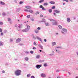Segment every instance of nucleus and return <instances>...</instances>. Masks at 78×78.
I'll use <instances>...</instances> for the list:
<instances>
[{
	"label": "nucleus",
	"instance_id": "f257e3e1",
	"mask_svg": "<svg viewBox=\"0 0 78 78\" xmlns=\"http://www.w3.org/2000/svg\"><path fill=\"white\" fill-rule=\"evenodd\" d=\"M16 75V76H19L21 74V70L18 69L16 70L15 72Z\"/></svg>",
	"mask_w": 78,
	"mask_h": 78
},
{
	"label": "nucleus",
	"instance_id": "f03ea898",
	"mask_svg": "<svg viewBox=\"0 0 78 78\" xmlns=\"http://www.w3.org/2000/svg\"><path fill=\"white\" fill-rule=\"evenodd\" d=\"M54 22H52V25H58V22L56 21L55 20V21Z\"/></svg>",
	"mask_w": 78,
	"mask_h": 78
},
{
	"label": "nucleus",
	"instance_id": "7ed1b4c3",
	"mask_svg": "<svg viewBox=\"0 0 78 78\" xmlns=\"http://www.w3.org/2000/svg\"><path fill=\"white\" fill-rule=\"evenodd\" d=\"M20 41H21V39L20 38H18L16 40V43H18V42H19Z\"/></svg>",
	"mask_w": 78,
	"mask_h": 78
},
{
	"label": "nucleus",
	"instance_id": "20e7f679",
	"mask_svg": "<svg viewBox=\"0 0 78 78\" xmlns=\"http://www.w3.org/2000/svg\"><path fill=\"white\" fill-rule=\"evenodd\" d=\"M42 67V65H37L36 66V67H37V69H39L40 68V67Z\"/></svg>",
	"mask_w": 78,
	"mask_h": 78
},
{
	"label": "nucleus",
	"instance_id": "39448f33",
	"mask_svg": "<svg viewBox=\"0 0 78 78\" xmlns=\"http://www.w3.org/2000/svg\"><path fill=\"white\" fill-rule=\"evenodd\" d=\"M29 30L27 29H24L23 30V32H27V31H28Z\"/></svg>",
	"mask_w": 78,
	"mask_h": 78
},
{
	"label": "nucleus",
	"instance_id": "423d86ee",
	"mask_svg": "<svg viewBox=\"0 0 78 78\" xmlns=\"http://www.w3.org/2000/svg\"><path fill=\"white\" fill-rule=\"evenodd\" d=\"M37 38L39 40V41H41V42H42V40H41V38H39L38 37H37Z\"/></svg>",
	"mask_w": 78,
	"mask_h": 78
},
{
	"label": "nucleus",
	"instance_id": "0eeeda50",
	"mask_svg": "<svg viewBox=\"0 0 78 78\" xmlns=\"http://www.w3.org/2000/svg\"><path fill=\"white\" fill-rule=\"evenodd\" d=\"M25 8H26V9H31V7L30 6H25Z\"/></svg>",
	"mask_w": 78,
	"mask_h": 78
},
{
	"label": "nucleus",
	"instance_id": "6e6552de",
	"mask_svg": "<svg viewBox=\"0 0 78 78\" xmlns=\"http://www.w3.org/2000/svg\"><path fill=\"white\" fill-rule=\"evenodd\" d=\"M56 43L55 42H52V45L53 46H54V45H56Z\"/></svg>",
	"mask_w": 78,
	"mask_h": 78
},
{
	"label": "nucleus",
	"instance_id": "1a4fd4ad",
	"mask_svg": "<svg viewBox=\"0 0 78 78\" xmlns=\"http://www.w3.org/2000/svg\"><path fill=\"white\" fill-rule=\"evenodd\" d=\"M67 21L68 22H70V18H68L67 19Z\"/></svg>",
	"mask_w": 78,
	"mask_h": 78
},
{
	"label": "nucleus",
	"instance_id": "9d476101",
	"mask_svg": "<svg viewBox=\"0 0 78 78\" xmlns=\"http://www.w3.org/2000/svg\"><path fill=\"white\" fill-rule=\"evenodd\" d=\"M39 46L40 47V48H41V49H43V47H42V46L41 44H39Z\"/></svg>",
	"mask_w": 78,
	"mask_h": 78
},
{
	"label": "nucleus",
	"instance_id": "9b49d317",
	"mask_svg": "<svg viewBox=\"0 0 78 78\" xmlns=\"http://www.w3.org/2000/svg\"><path fill=\"white\" fill-rule=\"evenodd\" d=\"M27 29L28 30H30V26L28 25H27Z\"/></svg>",
	"mask_w": 78,
	"mask_h": 78
},
{
	"label": "nucleus",
	"instance_id": "f8f14e48",
	"mask_svg": "<svg viewBox=\"0 0 78 78\" xmlns=\"http://www.w3.org/2000/svg\"><path fill=\"white\" fill-rule=\"evenodd\" d=\"M0 4L1 5H5V3H4V2H2V1H0Z\"/></svg>",
	"mask_w": 78,
	"mask_h": 78
},
{
	"label": "nucleus",
	"instance_id": "ddd939ff",
	"mask_svg": "<svg viewBox=\"0 0 78 78\" xmlns=\"http://www.w3.org/2000/svg\"><path fill=\"white\" fill-rule=\"evenodd\" d=\"M41 76L42 77H45V75L44 74H41Z\"/></svg>",
	"mask_w": 78,
	"mask_h": 78
},
{
	"label": "nucleus",
	"instance_id": "4468645a",
	"mask_svg": "<svg viewBox=\"0 0 78 78\" xmlns=\"http://www.w3.org/2000/svg\"><path fill=\"white\" fill-rule=\"evenodd\" d=\"M49 3H51V4L52 5H53V4H55V2H49Z\"/></svg>",
	"mask_w": 78,
	"mask_h": 78
},
{
	"label": "nucleus",
	"instance_id": "2eb2a0df",
	"mask_svg": "<svg viewBox=\"0 0 78 78\" xmlns=\"http://www.w3.org/2000/svg\"><path fill=\"white\" fill-rule=\"evenodd\" d=\"M62 31H65V32H67V30L65 29H62Z\"/></svg>",
	"mask_w": 78,
	"mask_h": 78
},
{
	"label": "nucleus",
	"instance_id": "dca6fc26",
	"mask_svg": "<svg viewBox=\"0 0 78 78\" xmlns=\"http://www.w3.org/2000/svg\"><path fill=\"white\" fill-rule=\"evenodd\" d=\"M55 12H56L57 13H59V12L60 11L59 10H55Z\"/></svg>",
	"mask_w": 78,
	"mask_h": 78
},
{
	"label": "nucleus",
	"instance_id": "f3484780",
	"mask_svg": "<svg viewBox=\"0 0 78 78\" xmlns=\"http://www.w3.org/2000/svg\"><path fill=\"white\" fill-rule=\"evenodd\" d=\"M29 12H30V13H31L33 12V10H29Z\"/></svg>",
	"mask_w": 78,
	"mask_h": 78
},
{
	"label": "nucleus",
	"instance_id": "a211bd4d",
	"mask_svg": "<svg viewBox=\"0 0 78 78\" xmlns=\"http://www.w3.org/2000/svg\"><path fill=\"white\" fill-rule=\"evenodd\" d=\"M49 20L51 22H54L55 21V20L53 19H50Z\"/></svg>",
	"mask_w": 78,
	"mask_h": 78
},
{
	"label": "nucleus",
	"instance_id": "6ab92c4d",
	"mask_svg": "<svg viewBox=\"0 0 78 78\" xmlns=\"http://www.w3.org/2000/svg\"><path fill=\"white\" fill-rule=\"evenodd\" d=\"M43 2H44V0H41L39 1V3H42Z\"/></svg>",
	"mask_w": 78,
	"mask_h": 78
},
{
	"label": "nucleus",
	"instance_id": "aec40b11",
	"mask_svg": "<svg viewBox=\"0 0 78 78\" xmlns=\"http://www.w3.org/2000/svg\"><path fill=\"white\" fill-rule=\"evenodd\" d=\"M58 27L60 29H62V26L60 25H59L58 26Z\"/></svg>",
	"mask_w": 78,
	"mask_h": 78
},
{
	"label": "nucleus",
	"instance_id": "412c9836",
	"mask_svg": "<svg viewBox=\"0 0 78 78\" xmlns=\"http://www.w3.org/2000/svg\"><path fill=\"white\" fill-rule=\"evenodd\" d=\"M30 76H31V74H28L27 75V77H30Z\"/></svg>",
	"mask_w": 78,
	"mask_h": 78
},
{
	"label": "nucleus",
	"instance_id": "4be33fe9",
	"mask_svg": "<svg viewBox=\"0 0 78 78\" xmlns=\"http://www.w3.org/2000/svg\"><path fill=\"white\" fill-rule=\"evenodd\" d=\"M48 5V3L47 2L44 3V5L45 6H47Z\"/></svg>",
	"mask_w": 78,
	"mask_h": 78
},
{
	"label": "nucleus",
	"instance_id": "5701e85b",
	"mask_svg": "<svg viewBox=\"0 0 78 78\" xmlns=\"http://www.w3.org/2000/svg\"><path fill=\"white\" fill-rule=\"evenodd\" d=\"M49 12H52V9H50L49 10Z\"/></svg>",
	"mask_w": 78,
	"mask_h": 78
},
{
	"label": "nucleus",
	"instance_id": "b1692460",
	"mask_svg": "<svg viewBox=\"0 0 78 78\" xmlns=\"http://www.w3.org/2000/svg\"><path fill=\"white\" fill-rule=\"evenodd\" d=\"M25 59L26 61H28V57H26L25 58Z\"/></svg>",
	"mask_w": 78,
	"mask_h": 78
},
{
	"label": "nucleus",
	"instance_id": "393cba45",
	"mask_svg": "<svg viewBox=\"0 0 78 78\" xmlns=\"http://www.w3.org/2000/svg\"><path fill=\"white\" fill-rule=\"evenodd\" d=\"M45 25H46V26H49V25L48 23H46L45 24Z\"/></svg>",
	"mask_w": 78,
	"mask_h": 78
},
{
	"label": "nucleus",
	"instance_id": "a878e982",
	"mask_svg": "<svg viewBox=\"0 0 78 78\" xmlns=\"http://www.w3.org/2000/svg\"><path fill=\"white\" fill-rule=\"evenodd\" d=\"M44 67H46V66H47V63H44Z\"/></svg>",
	"mask_w": 78,
	"mask_h": 78
},
{
	"label": "nucleus",
	"instance_id": "bb28decb",
	"mask_svg": "<svg viewBox=\"0 0 78 78\" xmlns=\"http://www.w3.org/2000/svg\"><path fill=\"white\" fill-rule=\"evenodd\" d=\"M40 57V55H37L36 56V58H39Z\"/></svg>",
	"mask_w": 78,
	"mask_h": 78
},
{
	"label": "nucleus",
	"instance_id": "cd10ccee",
	"mask_svg": "<svg viewBox=\"0 0 78 78\" xmlns=\"http://www.w3.org/2000/svg\"><path fill=\"white\" fill-rule=\"evenodd\" d=\"M27 18H28L29 19V18H30V15H28L27 16Z\"/></svg>",
	"mask_w": 78,
	"mask_h": 78
},
{
	"label": "nucleus",
	"instance_id": "c85d7f7f",
	"mask_svg": "<svg viewBox=\"0 0 78 78\" xmlns=\"http://www.w3.org/2000/svg\"><path fill=\"white\" fill-rule=\"evenodd\" d=\"M24 11H26V12H29V10H28V9H25L24 10Z\"/></svg>",
	"mask_w": 78,
	"mask_h": 78
},
{
	"label": "nucleus",
	"instance_id": "c756f323",
	"mask_svg": "<svg viewBox=\"0 0 78 78\" xmlns=\"http://www.w3.org/2000/svg\"><path fill=\"white\" fill-rule=\"evenodd\" d=\"M2 15L3 16H5V15H6V13L4 12L2 13Z\"/></svg>",
	"mask_w": 78,
	"mask_h": 78
},
{
	"label": "nucleus",
	"instance_id": "7c9ffc66",
	"mask_svg": "<svg viewBox=\"0 0 78 78\" xmlns=\"http://www.w3.org/2000/svg\"><path fill=\"white\" fill-rule=\"evenodd\" d=\"M42 9L43 10H46L45 9V8H44V7L42 8Z\"/></svg>",
	"mask_w": 78,
	"mask_h": 78
},
{
	"label": "nucleus",
	"instance_id": "2f4dec72",
	"mask_svg": "<svg viewBox=\"0 0 78 78\" xmlns=\"http://www.w3.org/2000/svg\"><path fill=\"white\" fill-rule=\"evenodd\" d=\"M30 53H31V54H33L34 53L33 52V51H30Z\"/></svg>",
	"mask_w": 78,
	"mask_h": 78
},
{
	"label": "nucleus",
	"instance_id": "473e14b6",
	"mask_svg": "<svg viewBox=\"0 0 78 78\" xmlns=\"http://www.w3.org/2000/svg\"><path fill=\"white\" fill-rule=\"evenodd\" d=\"M43 7V6H42V5H41L40 6V8H42Z\"/></svg>",
	"mask_w": 78,
	"mask_h": 78
},
{
	"label": "nucleus",
	"instance_id": "72a5a7b5",
	"mask_svg": "<svg viewBox=\"0 0 78 78\" xmlns=\"http://www.w3.org/2000/svg\"><path fill=\"white\" fill-rule=\"evenodd\" d=\"M52 9H55V6H53L52 8Z\"/></svg>",
	"mask_w": 78,
	"mask_h": 78
},
{
	"label": "nucleus",
	"instance_id": "f704fd0d",
	"mask_svg": "<svg viewBox=\"0 0 78 78\" xmlns=\"http://www.w3.org/2000/svg\"><path fill=\"white\" fill-rule=\"evenodd\" d=\"M23 3V2L21 1L20 2V4H22V3Z\"/></svg>",
	"mask_w": 78,
	"mask_h": 78
},
{
	"label": "nucleus",
	"instance_id": "c9c22d12",
	"mask_svg": "<svg viewBox=\"0 0 78 78\" xmlns=\"http://www.w3.org/2000/svg\"><path fill=\"white\" fill-rule=\"evenodd\" d=\"M2 29L0 28V32H2Z\"/></svg>",
	"mask_w": 78,
	"mask_h": 78
},
{
	"label": "nucleus",
	"instance_id": "e433bc0d",
	"mask_svg": "<svg viewBox=\"0 0 78 78\" xmlns=\"http://www.w3.org/2000/svg\"><path fill=\"white\" fill-rule=\"evenodd\" d=\"M8 21H11V18H8Z\"/></svg>",
	"mask_w": 78,
	"mask_h": 78
},
{
	"label": "nucleus",
	"instance_id": "4c0bfd02",
	"mask_svg": "<svg viewBox=\"0 0 78 78\" xmlns=\"http://www.w3.org/2000/svg\"><path fill=\"white\" fill-rule=\"evenodd\" d=\"M31 78H35L34 77V76H31Z\"/></svg>",
	"mask_w": 78,
	"mask_h": 78
},
{
	"label": "nucleus",
	"instance_id": "58836bf2",
	"mask_svg": "<svg viewBox=\"0 0 78 78\" xmlns=\"http://www.w3.org/2000/svg\"><path fill=\"white\" fill-rule=\"evenodd\" d=\"M34 45H37V44H36V43L34 42Z\"/></svg>",
	"mask_w": 78,
	"mask_h": 78
},
{
	"label": "nucleus",
	"instance_id": "ea45409f",
	"mask_svg": "<svg viewBox=\"0 0 78 78\" xmlns=\"http://www.w3.org/2000/svg\"><path fill=\"white\" fill-rule=\"evenodd\" d=\"M2 45V43L1 42H0V46Z\"/></svg>",
	"mask_w": 78,
	"mask_h": 78
},
{
	"label": "nucleus",
	"instance_id": "a19ab883",
	"mask_svg": "<svg viewBox=\"0 0 78 78\" xmlns=\"http://www.w3.org/2000/svg\"><path fill=\"white\" fill-rule=\"evenodd\" d=\"M63 1H66V2H69L68 0H63Z\"/></svg>",
	"mask_w": 78,
	"mask_h": 78
},
{
	"label": "nucleus",
	"instance_id": "79ce46f5",
	"mask_svg": "<svg viewBox=\"0 0 78 78\" xmlns=\"http://www.w3.org/2000/svg\"><path fill=\"white\" fill-rule=\"evenodd\" d=\"M35 33H38V31L37 30H35Z\"/></svg>",
	"mask_w": 78,
	"mask_h": 78
},
{
	"label": "nucleus",
	"instance_id": "37998d69",
	"mask_svg": "<svg viewBox=\"0 0 78 78\" xmlns=\"http://www.w3.org/2000/svg\"><path fill=\"white\" fill-rule=\"evenodd\" d=\"M43 22H44L45 20L44 19H42Z\"/></svg>",
	"mask_w": 78,
	"mask_h": 78
},
{
	"label": "nucleus",
	"instance_id": "c03bdc74",
	"mask_svg": "<svg viewBox=\"0 0 78 78\" xmlns=\"http://www.w3.org/2000/svg\"><path fill=\"white\" fill-rule=\"evenodd\" d=\"M0 25H3V23L2 22H0Z\"/></svg>",
	"mask_w": 78,
	"mask_h": 78
},
{
	"label": "nucleus",
	"instance_id": "a18cd8bd",
	"mask_svg": "<svg viewBox=\"0 0 78 78\" xmlns=\"http://www.w3.org/2000/svg\"><path fill=\"white\" fill-rule=\"evenodd\" d=\"M37 30H41V28L40 27H38L37 28Z\"/></svg>",
	"mask_w": 78,
	"mask_h": 78
},
{
	"label": "nucleus",
	"instance_id": "49530a36",
	"mask_svg": "<svg viewBox=\"0 0 78 78\" xmlns=\"http://www.w3.org/2000/svg\"><path fill=\"white\" fill-rule=\"evenodd\" d=\"M31 20L32 21H34V19H33V18H31Z\"/></svg>",
	"mask_w": 78,
	"mask_h": 78
},
{
	"label": "nucleus",
	"instance_id": "de8ad7c7",
	"mask_svg": "<svg viewBox=\"0 0 78 78\" xmlns=\"http://www.w3.org/2000/svg\"><path fill=\"white\" fill-rule=\"evenodd\" d=\"M40 17H43V15H41Z\"/></svg>",
	"mask_w": 78,
	"mask_h": 78
},
{
	"label": "nucleus",
	"instance_id": "09e8293b",
	"mask_svg": "<svg viewBox=\"0 0 78 78\" xmlns=\"http://www.w3.org/2000/svg\"><path fill=\"white\" fill-rule=\"evenodd\" d=\"M10 42H12V39H10Z\"/></svg>",
	"mask_w": 78,
	"mask_h": 78
},
{
	"label": "nucleus",
	"instance_id": "8fccbe9b",
	"mask_svg": "<svg viewBox=\"0 0 78 78\" xmlns=\"http://www.w3.org/2000/svg\"><path fill=\"white\" fill-rule=\"evenodd\" d=\"M44 42H47V39H44Z\"/></svg>",
	"mask_w": 78,
	"mask_h": 78
},
{
	"label": "nucleus",
	"instance_id": "3c124183",
	"mask_svg": "<svg viewBox=\"0 0 78 78\" xmlns=\"http://www.w3.org/2000/svg\"><path fill=\"white\" fill-rule=\"evenodd\" d=\"M18 27H19V28H22V27H21V26H19Z\"/></svg>",
	"mask_w": 78,
	"mask_h": 78
},
{
	"label": "nucleus",
	"instance_id": "603ef678",
	"mask_svg": "<svg viewBox=\"0 0 78 78\" xmlns=\"http://www.w3.org/2000/svg\"><path fill=\"white\" fill-rule=\"evenodd\" d=\"M2 73H5V71H2Z\"/></svg>",
	"mask_w": 78,
	"mask_h": 78
},
{
	"label": "nucleus",
	"instance_id": "864d4df0",
	"mask_svg": "<svg viewBox=\"0 0 78 78\" xmlns=\"http://www.w3.org/2000/svg\"><path fill=\"white\" fill-rule=\"evenodd\" d=\"M15 27H17V25L16 24L15 25Z\"/></svg>",
	"mask_w": 78,
	"mask_h": 78
},
{
	"label": "nucleus",
	"instance_id": "5fc2aeb1",
	"mask_svg": "<svg viewBox=\"0 0 78 78\" xmlns=\"http://www.w3.org/2000/svg\"><path fill=\"white\" fill-rule=\"evenodd\" d=\"M34 50H35V49H36V48L35 47H34L33 48Z\"/></svg>",
	"mask_w": 78,
	"mask_h": 78
},
{
	"label": "nucleus",
	"instance_id": "6e6d98bb",
	"mask_svg": "<svg viewBox=\"0 0 78 78\" xmlns=\"http://www.w3.org/2000/svg\"><path fill=\"white\" fill-rule=\"evenodd\" d=\"M3 33H1V36H3Z\"/></svg>",
	"mask_w": 78,
	"mask_h": 78
},
{
	"label": "nucleus",
	"instance_id": "4d7b16f0",
	"mask_svg": "<svg viewBox=\"0 0 78 78\" xmlns=\"http://www.w3.org/2000/svg\"><path fill=\"white\" fill-rule=\"evenodd\" d=\"M56 48H60V47H56Z\"/></svg>",
	"mask_w": 78,
	"mask_h": 78
},
{
	"label": "nucleus",
	"instance_id": "13d9d810",
	"mask_svg": "<svg viewBox=\"0 0 78 78\" xmlns=\"http://www.w3.org/2000/svg\"><path fill=\"white\" fill-rule=\"evenodd\" d=\"M37 14H39V12H37Z\"/></svg>",
	"mask_w": 78,
	"mask_h": 78
},
{
	"label": "nucleus",
	"instance_id": "bf43d9fd",
	"mask_svg": "<svg viewBox=\"0 0 78 78\" xmlns=\"http://www.w3.org/2000/svg\"><path fill=\"white\" fill-rule=\"evenodd\" d=\"M26 53H28V52H25Z\"/></svg>",
	"mask_w": 78,
	"mask_h": 78
},
{
	"label": "nucleus",
	"instance_id": "052dcab7",
	"mask_svg": "<svg viewBox=\"0 0 78 78\" xmlns=\"http://www.w3.org/2000/svg\"><path fill=\"white\" fill-rule=\"evenodd\" d=\"M39 51L40 52H42V50H39Z\"/></svg>",
	"mask_w": 78,
	"mask_h": 78
},
{
	"label": "nucleus",
	"instance_id": "680f3d73",
	"mask_svg": "<svg viewBox=\"0 0 78 78\" xmlns=\"http://www.w3.org/2000/svg\"><path fill=\"white\" fill-rule=\"evenodd\" d=\"M57 78H60V77L59 76H58V77H57Z\"/></svg>",
	"mask_w": 78,
	"mask_h": 78
},
{
	"label": "nucleus",
	"instance_id": "e2e57ef3",
	"mask_svg": "<svg viewBox=\"0 0 78 78\" xmlns=\"http://www.w3.org/2000/svg\"><path fill=\"white\" fill-rule=\"evenodd\" d=\"M54 15L55 16H56V13H54Z\"/></svg>",
	"mask_w": 78,
	"mask_h": 78
},
{
	"label": "nucleus",
	"instance_id": "0e129e2a",
	"mask_svg": "<svg viewBox=\"0 0 78 78\" xmlns=\"http://www.w3.org/2000/svg\"><path fill=\"white\" fill-rule=\"evenodd\" d=\"M63 5H65V3H63Z\"/></svg>",
	"mask_w": 78,
	"mask_h": 78
},
{
	"label": "nucleus",
	"instance_id": "69168bd1",
	"mask_svg": "<svg viewBox=\"0 0 78 78\" xmlns=\"http://www.w3.org/2000/svg\"><path fill=\"white\" fill-rule=\"evenodd\" d=\"M76 78H78V76H76Z\"/></svg>",
	"mask_w": 78,
	"mask_h": 78
},
{
	"label": "nucleus",
	"instance_id": "338daca9",
	"mask_svg": "<svg viewBox=\"0 0 78 78\" xmlns=\"http://www.w3.org/2000/svg\"><path fill=\"white\" fill-rule=\"evenodd\" d=\"M70 1H71V2H72V0H70Z\"/></svg>",
	"mask_w": 78,
	"mask_h": 78
},
{
	"label": "nucleus",
	"instance_id": "774afa93",
	"mask_svg": "<svg viewBox=\"0 0 78 78\" xmlns=\"http://www.w3.org/2000/svg\"><path fill=\"white\" fill-rule=\"evenodd\" d=\"M77 54L78 55V52H77Z\"/></svg>",
	"mask_w": 78,
	"mask_h": 78
}]
</instances>
